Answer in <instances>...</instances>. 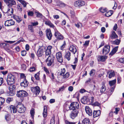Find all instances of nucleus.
I'll return each instance as SVG.
<instances>
[{
	"label": "nucleus",
	"instance_id": "nucleus-52",
	"mask_svg": "<svg viewBox=\"0 0 124 124\" xmlns=\"http://www.w3.org/2000/svg\"><path fill=\"white\" fill-rule=\"evenodd\" d=\"M13 100L12 98H8L6 100V101L7 103H9L10 101H12Z\"/></svg>",
	"mask_w": 124,
	"mask_h": 124
},
{
	"label": "nucleus",
	"instance_id": "nucleus-20",
	"mask_svg": "<svg viewBox=\"0 0 124 124\" xmlns=\"http://www.w3.org/2000/svg\"><path fill=\"white\" fill-rule=\"evenodd\" d=\"M110 47H104L103 50V54L106 55L109 53Z\"/></svg>",
	"mask_w": 124,
	"mask_h": 124
},
{
	"label": "nucleus",
	"instance_id": "nucleus-53",
	"mask_svg": "<svg viewBox=\"0 0 124 124\" xmlns=\"http://www.w3.org/2000/svg\"><path fill=\"white\" fill-rule=\"evenodd\" d=\"M55 123L54 117H52L51 120L50 124H54Z\"/></svg>",
	"mask_w": 124,
	"mask_h": 124
},
{
	"label": "nucleus",
	"instance_id": "nucleus-54",
	"mask_svg": "<svg viewBox=\"0 0 124 124\" xmlns=\"http://www.w3.org/2000/svg\"><path fill=\"white\" fill-rule=\"evenodd\" d=\"M21 68L23 70H25L26 68V67L25 64H22L21 65Z\"/></svg>",
	"mask_w": 124,
	"mask_h": 124
},
{
	"label": "nucleus",
	"instance_id": "nucleus-46",
	"mask_svg": "<svg viewBox=\"0 0 124 124\" xmlns=\"http://www.w3.org/2000/svg\"><path fill=\"white\" fill-rule=\"evenodd\" d=\"M120 42V40L117 39L114 41L113 42V43L114 44L118 45L119 44Z\"/></svg>",
	"mask_w": 124,
	"mask_h": 124
},
{
	"label": "nucleus",
	"instance_id": "nucleus-64",
	"mask_svg": "<svg viewBox=\"0 0 124 124\" xmlns=\"http://www.w3.org/2000/svg\"><path fill=\"white\" fill-rule=\"evenodd\" d=\"M43 81H44V82H45L46 81V75L45 74H44L43 75Z\"/></svg>",
	"mask_w": 124,
	"mask_h": 124
},
{
	"label": "nucleus",
	"instance_id": "nucleus-13",
	"mask_svg": "<svg viewBox=\"0 0 124 124\" xmlns=\"http://www.w3.org/2000/svg\"><path fill=\"white\" fill-rule=\"evenodd\" d=\"M107 58V56L105 55H98L97 58L99 62H104Z\"/></svg>",
	"mask_w": 124,
	"mask_h": 124
},
{
	"label": "nucleus",
	"instance_id": "nucleus-22",
	"mask_svg": "<svg viewBox=\"0 0 124 124\" xmlns=\"http://www.w3.org/2000/svg\"><path fill=\"white\" fill-rule=\"evenodd\" d=\"M56 3L57 4V5L58 6H59L63 8L66 5L65 4L60 1L58 0H57V1Z\"/></svg>",
	"mask_w": 124,
	"mask_h": 124
},
{
	"label": "nucleus",
	"instance_id": "nucleus-51",
	"mask_svg": "<svg viewBox=\"0 0 124 124\" xmlns=\"http://www.w3.org/2000/svg\"><path fill=\"white\" fill-rule=\"evenodd\" d=\"M34 13L32 11H30L28 12V16H32L34 14Z\"/></svg>",
	"mask_w": 124,
	"mask_h": 124
},
{
	"label": "nucleus",
	"instance_id": "nucleus-27",
	"mask_svg": "<svg viewBox=\"0 0 124 124\" xmlns=\"http://www.w3.org/2000/svg\"><path fill=\"white\" fill-rule=\"evenodd\" d=\"M83 124H90V120L88 118H85L82 121Z\"/></svg>",
	"mask_w": 124,
	"mask_h": 124
},
{
	"label": "nucleus",
	"instance_id": "nucleus-58",
	"mask_svg": "<svg viewBox=\"0 0 124 124\" xmlns=\"http://www.w3.org/2000/svg\"><path fill=\"white\" fill-rule=\"evenodd\" d=\"M34 109L32 108L30 111V113L32 116H33L34 115Z\"/></svg>",
	"mask_w": 124,
	"mask_h": 124
},
{
	"label": "nucleus",
	"instance_id": "nucleus-6",
	"mask_svg": "<svg viewBox=\"0 0 124 124\" xmlns=\"http://www.w3.org/2000/svg\"><path fill=\"white\" fill-rule=\"evenodd\" d=\"M54 58L53 55H51L48 57L46 60L47 65L48 66H51L54 62Z\"/></svg>",
	"mask_w": 124,
	"mask_h": 124
},
{
	"label": "nucleus",
	"instance_id": "nucleus-3",
	"mask_svg": "<svg viewBox=\"0 0 124 124\" xmlns=\"http://www.w3.org/2000/svg\"><path fill=\"white\" fill-rule=\"evenodd\" d=\"M69 108L70 110H78L79 108V104L77 102H73L70 104Z\"/></svg>",
	"mask_w": 124,
	"mask_h": 124
},
{
	"label": "nucleus",
	"instance_id": "nucleus-43",
	"mask_svg": "<svg viewBox=\"0 0 124 124\" xmlns=\"http://www.w3.org/2000/svg\"><path fill=\"white\" fill-rule=\"evenodd\" d=\"M99 10L101 12L104 13L107 11V9L106 8H101L99 9Z\"/></svg>",
	"mask_w": 124,
	"mask_h": 124
},
{
	"label": "nucleus",
	"instance_id": "nucleus-41",
	"mask_svg": "<svg viewBox=\"0 0 124 124\" xmlns=\"http://www.w3.org/2000/svg\"><path fill=\"white\" fill-rule=\"evenodd\" d=\"M95 70L92 69L90 72L89 74L91 76H93L95 74Z\"/></svg>",
	"mask_w": 124,
	"mask_h": 124
},
{
	"label": "nucleus",
	"instance_id": "nucleus-14",
	"mask_svg": "<svg viewBox=\"0 0 124 124\" xmlns=\"http://www.w3.org/2000/svg\"><path fill=\"white\" fill-rule=\"evenodd\" d=\"M44 48L43 47H40L39 48L37 53L38 57L41 56L43 55Z\"/></svg>",
	"mask_w": 124,
	"mask_h": 124
},
{
	"label": "nucleus",
	"instance_id": "nucleus-16",
	"mask_svg": "<svg viewBox=\"0 0 124 124\" xmlns=\"http://www.w3.org/2000/svg\"><path fill=\"white\" fill-rule=\"evenodd\" d=\"M6 2L8 6H12L13 5L16 4V2L14 0H6Z\"/></svg>",
	"mask_w": 124,
	"mask_h": 124
},
{
	"label": "nucleus",
	"instance_id": "nucleus-5",
	"mask_svg": "<svg viewBox=\"0 0 124 124\" xmlns=\"http://www.w3.org/2000/svg\"><path fill=\"white\" fill-rule=\"evenodd\" d=\"M16 94L17 96L21 98H23L26 96L28 95V94L25 91L23 90H21L17 92Z\"/></svg>",
	"mask_w": 124,
	"mask_h": 124
},
{
	"label": "nucleus",
	"instance_id": "nucleus-63",
	"mask_svg": "<svg viewBox=\"0 0 124 124\" xmlns=\"http://www.w3.org/2000/svg\"><path fill=\"white\" fill-rule=\"evenodd\" d=\"M65 123L66 124H75V123L70 122L67 121H65Z\"/></svg>",
	"mask_w": 124,
	"mask_h": 124
},
{
	"label": "nucleus",
	"instance_id": "nucleus-19",
	"mask_svg": "<svg viewBox=\"0 0 124 124\" xmlns=\"http://www.w3.org/2000/svg\"><path fill=\"white\" fill-rule=\"evenodd\" d=\"M52 47H45V48L44 47V49H46V56H48L50 55L51 53V49Z\"/></svg>",
	"mask_w": 124,
	"mask_h": 124
},
{
	"label": "nucleus",
	"instance_id": "nucleus-17",
	"mask_svg": "<svg viewBox=\"0 0 124 124\" xmlns=\"http://www.w3.org/2000/svg\"><path fill=\"white\" fill-rule=\"evenodd\" d=\"M85 110L86 113L89 116H91L92 114L91 109L88 106H86L85 108Z\"/></svg>",
	"mask_w": 124,
	"mask_h": 124
},
{
	"label": "nucleus",
	"instance_id": "nucleus-47",
	"mask_svg": "<svg viewBox=\"0 0 124 124\" xmlns=\"http://www.w3.org/2000/svg\"><path fill=\"white\" fill-rule=\"evenodd\" d=\"M17 8L19 11H21L22 10V7L21 4H18V5Z\"/></svg>",
	"mask_w": 124,
	"mask_h": 124
},
{
	"label": "nucleus",
	"instance_id": "nucleus-38",
	"mask_svg": "<svg viewBox=\"0 0 124 124\" xmlns=\"http://www.w3.org/2000/svg\"><path fill=\"white\" fill-rule=\"evenodd\" d=\"M118 37L117 35L116 34L115 32L114 31H113L112 32V34L111 35V38L114 39Z\"/></svg>",
	"mask_w": 124,
	"mask_h": 124
},
{
	"label": "nucleus",
	"instance_id": "nucleus-42",
	"mask_svg": "<svg viewBox=\"0 0 124 124\" xmlns=\"http://www.w3.org/2000/svg\"><path fill=\"white\" fill-rule=\"evenodd\" d=\"M39 72L37 73V74H35V77L36 79L37 80H39Z\"/></svg>",
	"mask_w": 124,
	"mask_h": 124
},
{
	"label": "nucleus",
	"instance_id": "nucleus-32",
	"mask_svg": "<svg viewBox=\"0 0 124 124\" xmlns=\"http://www.w3.org/2000/svg\"><path fill=\"white\" fill-rule=\"evenodd\" d=\"M118 47H115L113 49L112 51L110 53V54L112 55L114 54H115L117 51L118 49Z\"/></svg>",
	"mask_w": 124,
	"mask_h": 124
},
{
	"label": "nucleus",
	"instance_id": "nucleus-15",
	"mask_svg": "<svg viewBox=\"0 0 124 124\" xmlns=\"http://www.w3.org/2000/svg\"><path fill=\"white\" fill-rule=\"evenodd\" d=\"M56 57L58 61L60 62H63L62 54L60 52H58L56 54Z\"/></svg>",
	"mask_w": 124,
	"mask_h": 124
},
{
	"label": "nucleus",
	"instance_id": "nucleus-49",
	"mask_svg": "<svg viewBox=\"0 0 124 124\" xmlns=\"http://www.w3.org/2000/svg\"><path fill=\"white\" fill-rule=\"evenodd\" d=\"M60 33L57 31H55L54 35L57 38L58 36H59Z\"/></svg>",
	"mask_w": 124,
	"mask_h": 124
},
{
	"label": "nucleus",
	"instance_id": "nucleus-9",
	"mask_svg": "<svg viewBox=\"0 0 124 124\" xmlns=\"http://www.w3.org/2000/svg\"><path fill=\"white\" fill-rule=\"evenodd\" d=\"M17 110L19 113H23L25 112V108L23 105H18L17 106Z\"/></svg>",
	"mask_w": 124,
	"mask_h": 124
},
{
	"label": "nucleus",
	"instance_id": "nucleus-12",
	"mask_svg": "<svg viewBox=\"0 0 124 124\" xmlns=\"http://www.w3.org/2000/svg\"><path fill=\"white\" fill-rule=\"evenodd\" d=\"M15 23L14 21L12 19L8 20L5 22V26H9L14 25Z\"/></svg>",
	"mask_w": 124,
	"mask_h": 124
},
{
	"label": "nucleus",
	"instance_id": "nucleus-36",
	"mask_svg": "<svg viewBox=\"0 0 124 124\" xmlns=\"http://www.w3.org/2000/svg\"><path fill=\"white\" fill-rule=\"evenodd\" d=\"M14 18L18 23L20 22L22 20V19L17 16H15L14 17Z\"/></svg>",
	"mask_w": 124,
	"mask_h": 124
},
{
	"label": "nucleus",
	"instance_id": "nucleus-39",
	"mask_svg": "<svg viewBox=\"0 0 124 124\" xmlns=\"http://www.w3.org/2000/svg\"><path fill=\"white\" fill-rule=\"evenodd\" d=\"M35 13L37 17L39 18H42V17L43 15L40 13L36 12H35Z\"/></svg>",
	"mask_w": 124,
	"mask_h": 124
},
{
	"label": "nucleus",
	"instance_id": "nucleus-2",
	"mask_svg": "<svg viewBox=\"0 0 124 124\" xmlns=\"http://www.w3.org/2000/svg\"><path fill=\"white\" fill-rule=\"evenodd\" d=\"M16 78L14 75L12 74H9L8 76L7 82L8 85L13 84L15 82Z\"/></svg>",
	"mask_w": 124,
	"mask_h": 124
},
{
	"label": "nucleus",
	"instance_id": "nucleus-23",
	"mask_svg": "<svg viewBox=\"0 0 124 124\" xmlns=\"http://www.w3.org/2000/svg\"><path fill=\"white\" fill-rule=\"evenodd\" d=\"M28 81L24 79V81L21 83L20 85L22 86L25 87L28 86Z\"/></svg>",
	"mask_w": 124,
	"mask_h": 124
},
{
	"label": "nucleus",
	"instance_id": "nucleus-40",
	"mask_svg": "<svg viewBox=\"0 0 124 124\" xmlns=\"http://www.w3.org/2000/svg\"><path fill=\"white\" fill-rule=\"evenodd\" d=\"M36 66H32L30 69L29 70L30 72H33L35 71L36 70Z\"/></svg>",
	"mask_w": 124,
	"mask_h": 124
},
{
	"label": "nucleus",
	"instance_id": "nucleus-61",
	"mask_svg": "<svg viewBox=\"0 0 124 124\" xmlns=\"http://www.w3.org/2000/svg\"><path fill=\"white\" fill-rule=\"evenodd\" d=\"M121 78L120 76L118 77L117 78V81L118 83H120L121 81Z\"/></svg>",
	"mask_w": 124,
	"mask_h": 124
},
{
	"label": "nucleus",
	"instance_id": "nucleus-10",
	"mask_svg": "<svg viewBox=\"0 0 124 124\" xmlns=\"http://www.w3.org/2000/svg\"><path fill=\"white\" fill-rule=\"evenodd\" d=\"M31 91L35 93L36 95H38L40 92V88L38 86L31 88Z\"/></svg>",
	"mask_w": 124,
	"mask_h": 124
},
{
	"label": "nucleus",
	"instance_id": "nucleus-8",
	"mask_svg": "<svg viewBox=\"0 0 124 124\" xmlns=\"http://www.w3.org/2000/svg\"><path fill=\"white\" fill-rule=\"evenodd\" d=\"M38 22L31 23V24H29L28 26V30L30 31L31 32H34V29L33 27L38 25Z\"/></svg>",
	"mask_w": 124,
	"mask_h": 124
},
{
	"label": "nucleus",
	"instance_id": "nucleus-18",
	"mask_svg": "<svg viewBox=\"0 0 124 124\" xmlns=\"http://www.w3.org/2000/svg\"><path fill=\"white\" fill-rule=\"evenodd\" d=\"M9 109L10 112L13 113H16L17 110V109L16 108L15 106L12 105L10 106Z\"/></svg>",
	"mask_w": 124,
	"mask_h": 124
},
{
	"label": "nucleus",
	"instance_id": "nucleus-7",
	"mask_svg": "<svg viewBox=\"0 0 124 124\" xmlns=\"http://www.w3.org/2000/svg\"><path fill=\"white\" fill-rule=\"evenodd\" d=\"M85 4V3L84 1L78 0L75 2L74 5L77 7L79 8L84 6Z\"/></svg>",
	"mask_w": 124,
	"mask_h": 124
},
{
	"label": "nucleus",
	"instance_id": "nucleus-28",
	"mask_svg": "<svg viewBox=\"0 0 124 124\" xmlns=\"http://www.w3.org/2000/svg\"><path fill=\"white\" fill-rule=\"evenodd\" d=\"M70 53L69 52H68L65 55V57L68 61H69L70 59Z\"/></svg>",
	"mask_w": 124,
	"mask_h": 124
},
{
	"label": "nucleus",
	"instance_id": "nucleus-25",
	"mask_svg": "<svg viewBox=\"0 0 124 124\" xmlns=\"http://www.w3.org/2000/svg\"><path fill=\"white\" fill-rule=\"evenodd\" d=\"M43 115L44 117H46L47 116V109L46 106H45L44 107Z\"/></svg>",
	"mask_w": 124,
	"mask_h": 124
},
{
	"label": "nucleus",
	"instance_id": "nucleus-11",
	"mask_svg": "<svg viewBox=\"0 0 124 124\" xmlns=\"http://www.w3.org/2000/svg\"><path fill=\"white\" fill-rule=\"evenodd\" d=\"M78 113V110H72L70 114V117L71 118L74 119L77 116Z\"/></svg>",
	"mask_w": 124,
	"mask_h": 124
},
{
	"label": "nucleus",
	"instance_id": "nucleus-45",
	"mask_svg": "<svg viewBox=\"0 0 124 124\" xmlns=\"http://www.w3.org/2000/svg\"><path fill=\"white\" fill-rule=\"evenodd\" d=\"M81 102L84 104H85L86 103V99L85 97H83L82 98L81 100Z\"/></svg>",
	"mask_w": 124,
	"mask_h": 124
},
{
	"label": "nucleus",
	"instance_id": "nucleus-30",
	"mask_svg": "<svg viewBox=\"0 0 124 124\" xmlns=\"http://www.w3.org/2000/svg\"><path fill=\"white\" fill-rule=\"evenodd\" d=\"M115 72L114 71H111L110 72L109 71V73L108 74V78H109L114 77L115 76Z\"/></svg>",
	"mask_w": 124,
	"mask_h": 124
},
{
	"label": "nucleus",
	"instance_id": "nucleus-55",
	"mask_svg": "<svg viewBox=\"0 0 124 124\" xmlns=\"http://www.w3.org/2000/svg\"><path fill=\"white\" fill-rule=\"evenodd\" d=\"M57 38V39L60 40L63 39V36L60 34V35H59V36H58Z\"/></svg>",
	"mask_w": 124,
	"mask_h": 124
},
{
	"label": "nucleus",
	"instance_id": "nucleus-59",
	"mask_svg": "<svg viewBox=\"0 0 124 124\" xmlns=\"http://www.w3.org/2000/svg\"><path fill=\"white\" fill-rule=\"evenodd\" d=\"M26 51L25 50L22 51L21 52L22 55L23 56H25L26 54Z\"/></svg>",
	"mask_w": 124,
	"mask_h": 124
},
{
	"label": "nucleus",
	"instance_id": "nucleus-44",
	"mask_svg": "<svg viewBox=\"0 0 124 124\" xmlns=\"http://www.w3.org/2000/svg\"><path fill=\"white\" fill-rule=\"evenodd\" d=\"M5 100L2 97H0V105H2L4 103Z\"/></svg>",
	"mask_w": 124,
	"mask_h": 124
},
{
	"label": "nucleus",
	"instance_id": "nucleus-62",
	"mask_svg": "<svg viewBox=\"0 0 124 124\" xmlns=\"http://www.w3.org/2000/svg\"><path fill=\"white\" fill-rule=\"evenodd\" d=\"M117 28V24H116L114 25L113 29L114 31H116Z\"/></svg>",
	"mask_w": 124,
	"mask_h": 124
},
{
	"label": "nucleus",
	"instance_id": "nucleus-34",
	"mask_svg": "<svg viewBox=\"0 0 124 124\" xmlns=\"http://www.w3.org/2000/svg\"><path fill=\"white\" fill-rule=\"evenodd\" d=\"M116 81V79L110 81H109V84L110 86L114 85L115 84Z\"/></svg>",
	"mask_w": 124,
	"mask_h": 124
},
{
	"label": "nucleus",
	"instance_id": "nucleus-60",
	"mask_svg": "<svg viewBox=\"0 0 124 124\" xmlns=\"http://www.w3.org/2000/svg\"><path fill=\"white\" fill-rule=\"evenodd\" d=\"M120 62L124 63V58H120L119 59Z\"/></svg>",
	"mask_w": 124,
	"mask_h": 124
},
{
	"label": "nucleus",
	"instance_id": "nucleus-37",
	"mask_svg": "<svg viewBox=\"0 0 124 124\" xmlns=\"http://www.w3.org/2000/svg\"><path fill=\"white\" fill-rule=\"evenodd\" d=\"M13 8H10L8 9L7 13L9 14V15H11L13 13Z\"/></svg>",
	"mask_w": 124,
	"mask_h": 124
},
{
	"label": "nucleus",
	"instance_id": "nucleus-31",
	"mask_svg": "<svg viewBox=\"0 0 124 124\" xmlns=\"http://www.w3.org/2000/svg\"><path fill=\"white\" fill-rule=\"evenodd\" d=\"M69 50L72 52L74 54L77 52V50L75 47H70Z\"/></svg>",
	"mask_w": 124,
	"mask_h": 124
},
{
	"label": "nucleus",
	"instance_id": "nucleus-57",
	"mask_svg": "<svg viewBox=\"0 0 124 124\" xmlns=\"http://www.w3.org/2000/svg\"><path fill=\"white\" fill-rule=\"evenodd\" d=\"M115 111H114V112L116 114H117L119 110V108H115Z\"/></svg>",
	"mask_w": 124,
	"mask_h": 124
},
{
	"label": "nucleus",
	"instance_id": "nucleus-50",
	"mask_svg": "<svg viewBox=\"0 0 124 124\" xmlns=\"http://www.w3.org/2000/svg\"><path fill=\"white\" fill-rule=\"evenodd\" d=\"M9 44H6L5 43H2L0 44L1 46H9Z\"/></svg>",
	"mask_w": 124,
	"mask_h": 124
},
{
	"label": "nucleus",
	"instance_id": "nucleus-24",
	"mask_svg": "<svg viewBox=\"0 0 124 124\" xmlns=\"http://www.w3.org/2000/svg\"><path fill=\"white\" fill-rule=\"evenodd\" d=\"M101 114V111L100 110L94 111L93 113L94 117H96L100 116Z\"/></svg>",
	"mask_w": 124,
	"mask_h": 124
},
{
	"label": "nucleus",
	"instance_id": "nucleus-29",
	"mask_svg": "<svg viewBox=\"0 0 124 124\" xmlns=\"http://www.w3.org/2000/svg\"><path fill=\"white\" fill-rule=\"evenodd\" d=\"M17 0L19 2L23 5V6L24 7H26L27 4H28V3L23 0Z\"/></svg>",
	"mask_w": 124,
	"mask_h": 124
},
{
	"label": "nucleus",
	"instance_id": "nucleus-4",
	"mask_svg": "<svg viewBox=\"0 0 124 124\" xmlns=\"http://www.w3.org/2000/svg\"><path fill=\"white\" fill-rule=\"evenodd\" d=\"M10 86L9 87V91L8 93V95L10 96H13L15 93V90L16 88V86L13 85H9Z\"/></svg>",
	"mask_w": 124,
	"mask_h": 124
},
{
	"label": "nucleus",
	"instance_id": "nucleus-35",
	"mask_svg": "<svg viewBox=\"0 0 124 124\" xmlns=\"http://www.w3.org/2000/svg\"><path fill=\"white\" fill-rule=\"evenodd\" d=\"M102 85L100 91L101 92L103 93L105 91L106 88L104 84L103 83Z\"/></svg>",
	"mask_w": 124,
	"mask_h": 124
},
{
	"label": "nucleus",
	"instance_id": "nucleus-33",
	"mask_svg": "<svg viewBox=\"0 0 124 124\" xmlns=\"http://www.w3.org/2000/svg\"><path fill=\"white\" fill-rule=\"evenodd\" d=\"M113 13L112 11L110 10L106 12L105 14V15L107 17H109L110 16L112 15Z\"/></svg>",
	"mask_w": 124,
	"mask_h": 124
},
{
	"label": "nucleus",
	"instance_id": "nucleus-21",
	"mask_svg": "<svg viewBox=\"0 0 124 124\" xmlns=\"http://www.w3.org/2000/svg\"><path fill=\"white\" fill-rule=\"evenodd\" d=\"M46 36L47 38L50 40L52 37V34L50 30H47L46 31Z\"/></svg>",
	"mask_w": 124,
	"mask_h": 124
},
{
	"label": "nucleus",
	"instance_id": "nucleus-56",
	"mask_svg": "<svg viewBox=\"0 0 124 124\" xmlns=\"http://www.w3.org/2000/svg\"><path fill=\"white\" fill-rule=\"evenodd\" d=\"M90 41L89 40H86L85 42L84 45L85 46H88L89 44Z\"/></svg>",
	"mask_w": 124,
	"mask_h": 124
},
{
	"label": "nucleus",
	"instance_id": "nucleus-26",
	"mask_svg": "<svg viewBox=\"0 0 124 124\" xmlns=\"http://www.w3.org/2000/svg\"><path fill=\"white\" fill-rule=\"evenodd\" d=\"M45 24L48 26H49L50 27L54 28V24L51 22L49 20H48L45 22Z\"/></svg>",
	"mask_w": 124,
	"mask_h": 124
},
{
	"label": "nucleus",
	"instance_id": "nucleus-1",
	"mask_svg": "<svg viewBox=\"0 0 124 124\" xmlns=\"http://www.w3.org/2000/svg\"><path fill=\"white\" fill-rule=\"evenodd\" d=\"M59 74L60 76H62L63 78H67L69 76V73L68 72H67L65 74V69L64 68H62L59 70Z\"/></svg>",
	"mask_w": 124,
	"mask_h": 124
},
{
	"label": "nucleus",
	"instance_id": "nucleus-48",
	"mask_svg": "<svg viewBox=\"0 0 124 124\" xmlns=\"http://www.w3.org/2000/svg\"><path fill=\"white\" fill-rule=\"evenodd\" d=\"M75 25L78 28H79V27L82 28V24L80 23H78L77 24H75Z\"/></svg>",
	"mask_w": 124,
	"mask_h": 124
}]
</instances>
